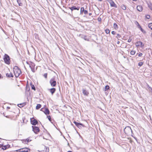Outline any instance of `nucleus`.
I'll return each mask as SVG.
<instances>
[{"label":"nucleus","mask_w":152,"mask_h":152,"mask_svg":"<svg viewBox=\"0 0 152 152\" xmlns=\"http://www.w3.org/2000/svg\"><path fill=\"white\" fill-rule=\"evenodd\" d=\"M14 73L15 77H18L21 73L20 69L17 66H15L13 68Z\"/></svg>","instance_id":"f257e3e1"},{"label":"nucleus","mask_w":152,"mask_h":152,"mask_svg":"<svg viewBox=\"0 0 152 152\" xmlns=\"http://www.w3.org/2000/svg\"><path fill=\"white\" fill-rule=\"evenodd\" d=\"M124 131L125 134L127 136L131 135L133 137V136L132 135V130L129 126H127L125 127Z\"/></svg>","instance_id":"f03ea898"},{"label":"nucleus","mask_w":152,"mask_h":152,"mask_svg":"<svg viewBox=\"0 0 152 152\" xmlns=\"http://www.w3.org/2000/svg\"><path fill=\"white\" fill-rule=\"evenodd\" d=\"M10 56L7 54H5L4 56L3 60L5 64H10Z\"/></svg>","instance_id":"7ed1b4c3"},{"label":"nucleus","mask_w":152,"mask_h":152,"mask_svg":"<svg viewBox=\"0 0 152 152\" xmlns=\"http://www.w3.org/2000/svg\"><path fill=\"white\" fill-rule=\"evenodd\" d=\"M32 131L35 134H37L39 132L40 129L37 126H32Z\"/></svg>","instance_id":"20e7f679"},{"label":"nucleus","mask_w":152,"mask_h":152,"mask_svg":"<svg viewBox=\"0 0 152 152\" xmlns=\"http://www.w3.org/2000/svg\"><path fill=\"white\" fill-rule=\"evenodd\" d=\"M50 83L52 87H55L56 85V81L53 78L51 79L50 80Z\"/></svg>","instance_id":"39448f33"},{"label":"nucleus","mask_w":152,"mask_h":152,"mask_svg":"<svg viewBox=\"0 0 152 152\" xmlns=\"http://www.w3.org/2000/svg\"><path fill=\"white\" fill-rule=\"evenodd\" d=\"M31 124L34 126L38 124L37 121L34 118L31 119Z\"/></svg>","instance_id":"423d86ee"},{"label":"nucleus","mask_w":152,"mask_h":152,"mask_svg":"<svg viewBox=\"0 0 152 152\" xmlns=\"http://www.w3.org/2000/svg\"><path fill=\"white\" fill-rule=\"evenodd\" d=\"M73 122L76 126L79 128H81L82 126H84V125L82 123L77 122L75 121H74Z\"/></svg>","instance_id":"0eeeda50"},{"label":"nucleus","mask_w":152,"mask_h":152,"mask_svg":"<svg viewBox=\"0 0 152 152\" xmlns=\"http://www.w3.org/2000/svg\"><path fill=\"white\" fill-rule=\"evenodd\" d=\"M110 3V6L112 7H117L115 3L113 0H107Z\"/></svg>","instance_id":"6e6552de"},{"label":"nucleus","mask_w":152,"mask_h":152,"mask_svg":"<svg viewBox=\"0 0 152 152\" xmlns=\"http://www.w3.org/2000/svg\"><path fill=\"white\" fill-rule=\"evenodd\" d=\"M136 46H140V47L142 48L144 46V44L141 41H138L137 42L136 44Z\"/></svg>","instance_id":"1a4fd4ad"},{"label":"nucleus","mask_w":152,"mask_h":152,"mask_svg":"<svg viewBox=\"0 0 152 152\" xmlns=\"http://www.w3.org/2000/svg\"><path fill=\"white\" fill-rule=\"evenodd\" d=\"M69 8L71 10V11H72L74 10H78L80 8V7H76L75 6H73L71 7H69Z\"/></svg>","instance_id":"9d476101"},{"label":"nucleus","mask_w":152,"mask_h":152,"mask_svg":"<svg viewBox=\"0 0 152 152\" xmlns=\"http://www.w3.org/2000/svg\"><path fill=\"white\" fill-rule=\"evenodd\" d=\"M48 90L51 93L52 95H53L55 92L56 91V89L55 88H52L50 89H48Z\"/></svg>","instance_id":"9b49d317"},{"label":"nucleus","mask_w":152,"mask_h":152,"mask_svg":"<svg viewBox=\"0 0 152 152\" xmlns=\"http://www.w3.org/2000/svg\"><path fill=\"white\" fill-rule=\"evenodd\" d=\"M34 64L32 63L31 64H29V67L33 72H35L34 67H33V66L34 67Z\"/></svg>","instance_id":"f8f14e48"},{"label":"nucleus","mask_w":152,"mask_h":152,"mask_svg":"<svg viewBox=\"0 0 152 152\" xmlns=\"http://www.w3.org/2000/svg\"><path fill=\"white\" fill-rule=\"evenodd\" d=\"M30 150L28 148H24L21 149V152H28Z\"/></svg>","instance_id":"ddd939ff"},{"label":"nucleus","mask_w":152,"mask_h":152,"mask_svg":"<svg viewBox=\"0 0 152 152\" xmlns=\"http://www.w3.org/2000/svg\"><path fill=\"white\" fill-rule=\"evenodd\" d=\"M82 92L83 94L86 96H88V94H89V93L85 89H83L82 90Z\"/></svg>","instance_id":"4468645a"},{"label":"nucleus","mask_w":152,"mask_h":152,"mask_svg":"<svg viewBox=\"0 0 152 152\" xmlns=\"http://www.w3.org/2000/svg\"><path fill=\"white\" fill-rule=\"evenodd\" d=\"M137 10L139 12H141L142 10V8L141 6L138 5L137 7Z\"/></svg>","instance_id":"2eb2a0df"},{"label":"nucleus","mask_w":152,"mask_h":152,"mask_svg":"<svg viewBox=\"0 0 152 152\" xmlns=\"http://www.w3.org/2000/svg\"><path fill=\"white\" fill-rule=\"evenodd\" d=\"M10 145H3L2 147V149L3 150H6L7 148H8L10 147Z\"/></svg>","instance_id":"dca6fc26"},{"label":"nucleus","mask_w":152,"mask_h":152,"mask_svg":"<svg viewBox=\"0 0 152 152\" xmlns=\"http://www.w3.org/2000/svg\"><path fill=\"white\" fill-rule=\"evenodd\" d=\"M44 112L46 115H48L50 113V111L48 108H45V110Z\"/></svg>","instance_id":"f3484780"},{"label":"nucleus","mask_w":152,"mask_h":152,"mask_svg":"<svg viewBox=\"0 0 152 152\" xmlns=\"http://www.w3.org/2000/svg\"><path fill=\"white\" fill-rule=\"evenodd\" d=\"M6 76L8 77H13V75L12 72H10V74L7 73Z\"/></svg>","instance_id":"a211bd4d"},{"label":"nucleus","mask_w":152,"mask_h":152,"mask_svg":"<svg viewBox=\"0 0 152 152\" xmlns=\"http://www.w3.org/2000/svg\"><path fill=\"white\" fill-rule=\"evenodd\" d=\"M138 28L140 29V31L143 33L145 34L146 33V31L144 30L140 26V25L139 24H138Z\"/></svg>","instance_id":"6ab92c4d"},{"label":"nucleus","mask_w":152,"mask_h":152,"mask_svg":"<svg viewBox=\"0 0 152 152\" xmlns=\"http://www.w3.org/2000/svg\"><path fill=\"white\" fill-rule=\"evenodd\" d=\"M30 84L31 86V89L34 90V91H35L36 88H35V87L34 85L32 84V83H30Z\"/></svg>","instance_id":"aec40b11"},{"label":"nucleus","mask_w":152,"mask_h":152,"mask_svg":"<svg viewBox=\"0 0 152 152\" xmlns=\"http://www.w3.org/2000/svg\"><path fill=\"white\" fill-rule=\"evenodd\" d=\"M148 7L152 11V4L151 3H148L147 4Z\"/></svg>","instance_id":"412c9836"},{"label":"nucleus","mask_w":152,"mask_h":152,"mask_svg":"<svg viewBox=\"0 0 152 152\" xmlns=\"http://www.w3.org/2000/svg\"><path fill=\"white\" fill-rule=\"evenodd\" d=\"M17 2L19 6H22L23 4L21 2L20 0H17Z\"/></svg>","instance_id":"4be33fe9"},{"label":"nucleus","mask_w":152,"mask_h":152,"mask_svg":"<svg viewBox=\"0 0 152 152\" xmlns=\"http://www.w3.org/2000/svg\"><path fill=\"white\" fill-rule=\"evenodd\" d=\"M110 87L109 86L106 85L105 86L104 90L105 91H107L109 89Z\"/></svg>","instance_id":"5701e85b"},{"label":"nucleus","mask_w":152,"mask_h":152,"mask_svg":"<svg viewBox=\"0 0 152 152\" xmlns=\"http://www.w3.org/2000/svg\"><path fill=\"white\" fill-rule=\"evenodd\" d=\"M41 107V105L40 104H38L37 105L36 107V109L37 110H38L40 109Z\"/></svg>","instance_id":"b1692460"},{"label":"nucleus","mask_w":152,"mask_h":152,"mask_svg":"<svg viewBox=\"0 0 152 152\" xmlns=\"http://www.w3.org/2000/svg\"><path fill=\"white\" fill-rule=\"evenodd\" d=\"M121 7L122 9L124 10H126V5H124V4H123L121 6Z\"/></svg>","instance_id":"393cba45"},{"label":"nucleus","mask_w":152,"mask_h":152,"mask_svg":"<svg viewBox=\"0 0 152 152\" xmlns=\"http://www.w3.org/2000/svg\"><path fill=\"white\" fill-rule=\"evenodd\" d=\"M113 27L115 29H117L118 28L117 25L115 23H114Z\"/></svg>","instance_id":"a878e982"},{"label":"nucleus","mask_w":152,"mask_h":152,"mask_svg":"<svg viewBox=\"0 0 152 152\" xmlns=\"http://www.w3.org/2000/svg\"><path fill=\"white\" fill-rule=\"evenodd\" d=\"M136 53V51L135 50H132L130 52V54L132 55H134Z\"/></svg>","instance_id":"bb28decb"},{"label":"nucleus","mask_w":152,"mask_h":152,"mask_svg":"<svg viewBox=\"0 0 152 152\" xmlns=\"http://www.w3.org/2000/svg\"><path fill=\"white\" fill-rule=\"evenodd\" d=\"M45 149H46L45 152H49V148L48 147H46V146H45Z\"/></svg>","instance_id":"cd10ccee"},{"label":"nucleus","mask_w":152,"mask_h":152,"mask_svg":"<svg viewBox=\"0 0 152 152\" xmlns=\"http://www.w3.org/2000/svg\"><path fill=\"white\" fill-rule=\"evenodd\" d=\"M148 26L151 30H152V23L149 24Z\"/></svg>","instance_id":"c85d7f7f"},{"label":"nucleus","mask_w":152,"mask_h":152,"mask_svg":"<svg viewBox=\"0 0 152 152\" xmlns=\"http://www.w3.org/2000/svg\"><path fill=\"white\" fill-rule=\"evenodd\" d=\"M105 33L107 34L110 33V31L108 29H106L105 30Z\"/></svg>","instance_id":"c756f323"},{"label":"nucleus","mask_w":152,"mask_h":152,"mask_svg":"<svg viewBox=\"0 0 152 152\" xmlns=\"http://www.w3.org/2000/svg\"><path fill=\"white\" fill-rule=\"evenodd\" d=\"M142 64L143 63L142 62H140L138 63V65L140 66H141L142 65Z\"/></svg>","instance_id":"7c9ffc66"},{"label":"nucleus","mask_w":152,"mask_h":152,"mask_svg":"<svg viewBox=\"0 0 152 152\" xmlns=\"http://www.w3.org/2000/svg\"><path fill=\"white\" fill-rule=\"evenodd\" d=\"M84 7H82L80 9V13H81L82 12H83L84 11Z\"/></svg>","instance_id":"2f4dec72"},{"label":"nucleus","mask_w":152,"mask_h":152,"mask_svg":"<svg viewBox=\"0 0 152 152\" xmlns=\"http://www.w3.org/2000/svg\"><path fill=\"white\" fill-rule=\"evenodd\" d=\"M47 118L50 121H51V117L50 115L48 116Z\"/></svg>","instance_id":"473e14b6"},{"label":"nucleus","mask_w":152,"mask_h":152,"mask_svg":"<svg viewBox=\"0 0 152 152\" xmlns=\"http://www.w3.org/2000/svg\"><path fill=\"white\" fill-rule=\"evenodd\" d=\"M146 18L148 19H149L150 18V16L149 15H147L146 16Z\"/></svg>","instance_id":"72a5a7b5"},{"label":"nucleus","mask_w":152,"mask_h":152,"mask_svg":"<svg viewBox=\"0 0 152 152\" xmlns=\"http://www.w3.org/2000/svg\"><path fill=\"white\" fill-rule=\"evenodd\" d=\"M18 106L19 107H22L23 106V104H18Z\"/></svg>","instance_id":"f704fd0d"},{"label":"nucleus","mask_w":152,"mask_h":152,"mask_svg":"<svg viewBox=\"0 0 152 152\" xmlns=\"http://www.w3.org/2000/svg\"><path fill=\"white\" fill-rule=\"evenodd\" d=\"M121 37V36L119 34H117L116 37H117V38H118V39L119 38Z\"/></svg>","instance_id":"c9c22d12"},{"label":"nucleus","mask_w":152,"mask_h":152,"mask_svg":"<svg viewBox=\"0 0 152 152\" xmlns=\"http://www.w3.org/2000/svg\"><path fill=\"white\" fill-rule=\"evenodd\" d=\"M98 20L99 22H101L102 20L101 18L100 17H99L98 18Z\"/></svg>","instance_id":"e433bc0d"},{"label":"nucleus","mask_w":152,"mask_h":152,"mask_svg":"<svg viewBox=\"0 0 152 152\" xmlns=\"http://www.w3.org/2000/svg\"><path fill=\"white\" fill-rule=\"evenodd\" d=\"M43 76L45 78H47V73H45L43 75Z\"/></svg>","instance_id":"4c0bfd02"},{"label":"nucleus","mask_w":152,"mask_h":152,"mask_svg":"<svg viewBox=\"0 0 152 152\" xmlns=\"http://www.w3.org/2000/svg\"><path fill=\"white\" fill-rule=\"evenodd\" d=\"M84 12V14H86L88 13V11L87 10H84L83 12Z\"/></svg>","instance_id":"58836bf2"},{"label":"nucleus","mask_w":152,"mask_h":152,"mask_svg":"<svg viewBox=\"0 0 152 152\" xmlns=\"http://www.w3.org/2000/svg\"><path fill=\"white\" fill-rule=\"evenodd\" d=\"M15 151L17 152H21V149L16 150Z\"/></svg>","instance_id":"ea45409f"},{"label":"nucleus","mask_w":152,"mask_h":152,"mask_svg":"<svg viewBox=\"0 0 152 152\" xmlns=\"http://www.w3.org/2000/svg\"><path fill=\"white\" fill-rule=\"evenodd\" d=\"M142 55V53H140L138 54V56L139 57L141 56Z\"/></svg>","instance_id":"a19ab883"},{"label":"nucleus","mask_w":152,"mask_h":152,"mask_svg":"<svg viewBox=\"0 0 152 152\" xmlns=\"http://www.w3.org/2000/svg\"><path fill=\"white\" fill-rule=\"evenodd\" d=\"M26 141H27L28 142H29L31 140H29V139H26Z\"/></svg>","instance_id":"79ce46f5"},{"label":"nucleus","mask_w":152,"mask_h":152,"mask_svg":"<svg viewBox=\"0 0 152 152\" xmlns=\"http://www.w3.org/2000/svg\"><path fill=\"white\" fill-rule=\"evenodd\" d=\"M111 33L113 34L114 35L115 34V32L114 31H112Z\"/></svg>","instance_id":"37998d69"},{"label":"nucleus","mask_w":152,"mask_h":152,"mask_svg":"<svg viewBox=\"0 0 152 152\" xmlns=\"http://www.w3.org/2000/svg\"><path fill=\"white\" fill-rule=\"evenodd\" d=\"M131 40H132V39H131L129 38V39H128V42H131Z\"/></svg>","instance_id":"c03bdc74"},{"label":"nucleus","mask_w":152,"mask_h":152,"mask_svg":"<svg viewBox=\"0 0 152 152\" xmlns=\"http://www.w3.org/2000/svg\"><path fill=\"white\" fill-rule=\"evenodd\" d=\"M3 146V144H0V148H2Z\"/></svg>","instance_id":"a18cd8bd"},{"label":"nucleus","mask_w":152,"mask_h":152,"mask_svg":"<svg viewBox=\"0 0 152 152\" xmlns=\"http://www.w3.org/2000/svg\"><path fill=\"white\" fill-rule=\"evenodd\" d=\"M120 43V42L119 41H118L117 42V44H119Z\"/></svg>","instance_id":"49530a36"},{"label":"nucleus","mask_w":152,"mask_h":152,"mask_svg":"<svg viewBox=\"0 0 152 152\" xmlns=\"http://www.w3.org/2000/svg\"><path fill=\"white\" fill-rule=\"evenodd\" d=\"M91 15H92V13H89V16H91Z\"/></svg>","instance_id":"de8ad7c7"},{"label":"nucleus","mask_w":152,"mask_h":152,"mask_svg":"<svg viewBox=\"0 0 152 152\" xmlns=\"http://www.w3.org/2000/svg\"><path fill=\"white\" fill-rule=\"evenodd\" d=\"M136 140H137V138L135 137H133Z\"/></svg>","instance_id":"09e8293b"},{"label":"nucleus","mask_w":152,"mask_h":152,"mask_svg":"<svg viewBox=\"0 0 152 152\" xmlns=\"http://www.w3.org/2000/svg\"><path fill=\"white\" fill-rule=\"evenodd\" d=\"M1 74H0V79H1V78H3V77H1Z\"/></svg>","instance_id":"8fccbe9b"},{"label":"nucleus","mask_w":152,"mask_h":152,"mask_svg":"<svg viewBox=\"0 0 152 152\" xmlns=\"http://www.w3.org/2000/svg\"><path fill=\"white\" fill-rule=\"evenodd\" d=\"M7 109H10V107H7Z\"/></svg>","instance_id":"3c124183"},{"label":"nucleus","mask_w":152,"mask_h":152,"mask_svg":"<svg viewBox=\"0 0 152 152\" xmlns=\"http://www.w3.org/2000/svg\"><path fill=\"white\" fill-rule=\"evenodd\" d=\"M136 22L137 23V24H138H138H139V23L137 22L136 21Z\"/></svg>","instance_id":"603ef678"},{"label":"nucleus","mask_w":152,"mask_h":152,"mask_svg":"<svg viewBox=\"0 0 152 152\" xmlns=\"http://www.w3.org/2000/svg\"><path fill=\"white\" fill-rule=\"evenodd\" d=\"M98 0V1H102V0Z\"/></svg>","instance_id":"864d4df0"},{"label":"nucleus","mask_w":152,"mask_h":152,"mask_svg":"<svg viewBox=\"0 0 152 152\" xmlns=\"http://www.w3.org/2000/svg\"><path fill=\"white\" fill-rule=\"evenodd\" d=\"M67 152H72L71 151H68Z\"/></svg>","instance_id":"5fc2aeb1"},{"label":"nucleus","mask_w":152,"mask_h":152,"mask_svg":"<svg viewBox=\"0 0 152 152\" xmlns=\"http://www.w3.org/2000/svg\"><path fill=\"white\" fill-rule=\"evenodd\" d=\"M39 152H44L42 151H39Z\"/></svg>","instance_id":"6e6d98bb"},{"label":"nucleus","mask_w":152,"mask_h":152,"mask_svg":"<svg viewBox=\"0 0 152 152\" xmlns=\"http://www.w3.org/2000/svg\"><path fill=\"white\" fill-rule=\"evenodd\" d=\"M151 36L152 37V32L151 34Z\"/></svg>","instance_id":"4d7b16f0"},{"label":"nucleus","mask_w":152,"mask_h":152,"mask_svg":"<svg viewBox=\"0 0 152 152\" xmlns=\"http://www.w3.org/2000/svg\"><path fill=\"white\" fill-rule=\"evenodd\" d=\"M132 0L133 1H137V0Z\"/></svg>","instance_id":"13d9d810"},{"label":"nucleus","mask_w":152,"mask_h":152,"mask_svg":"<svg viewBox=\"0 0 152 152\" xmlns=\"http://www.w3.org/2000/svg\"><path fill=\"white\" fill-rule=\"evenodd\" d=\"M84 39L85 40H86V38H84Z\"/></svg>","instance_id":"bf43d9fd"},{"label":"nucleus","mask_w":152,"mask_h":152,"mask_svg":"<svg viewBox=\"0 0 152 152\" xmlns=\"http://www.w3.org/2000/svg\"><path fill=\"white\" fill-rule=\"evenodd\" d=\"M26 89H27V88H26Z\"/></svg>","instance_id":"052dcab7"},{"label":"nucleus","mask_w":152,"mask_h":152,"mask_svg":"<svg viewBox=\"0 0 152 152\" xmlns=\"http://www.w3.org/2000/svg\"><path fill=\"white\" fill-rule=\"evenodd\" d=\"M26 89H27V88H26Z\"/></svg>","instance_id":"680f3d73"}]
</instances>
